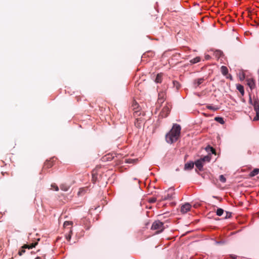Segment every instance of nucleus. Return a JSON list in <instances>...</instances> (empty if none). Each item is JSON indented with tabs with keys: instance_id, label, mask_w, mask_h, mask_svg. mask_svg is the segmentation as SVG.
Wrapping results in <instances>:
<instances>
[{
	"instance_id": "f257e3e1",
	"label": "nucleus",
	"mask_w": 259,
	"mask_h": 259,
	"mask_svg": "<svg viewBox=\"0 0 259 259\" xmlns=\"http://www.w3.org/2000/svg\"><path fill=\"white\" fill-rule=\"evenodd\" d=\"M181 127L177 123L174 124L172 128L165 135V140L167 143L172 144L176 142L180 138Z\"/></svg>"
},
{
	"instance_id": "f03ea898",
	"label": "nucleus",
	"mask_w": 259,
	"mask_h": 259,
	"mask_svg": "<svg viewBox=\"0 0 259 259\" xmlns=\"http://www.w3.org/2000/svg\"><path fill=\"white\" fill-rule=\"evenodd\" d=\"M248 103L253 106L254 111H259V99L257 96L249 95Z\"/></svg>"
},
{
	"instance_id": "7ed1b4c3",
	"label": "nucleus",
	"mask_w": 259,
	"mask_h": 259,
	"mask_svg": "<svg viewBox=\"0 0 259 259\" xmlns=\"http://www.w3.org/2000/svg\"><path fill=\"white\" fill-rule=\"evenodd\" d=\"M151 229L153 230H156V233H159L164 229V227L163 223L159 221H155L153 222Z\"/></svg>"
},
{
	"instance_id": "20e7f679",
	"label": "nucleus",
	"mask_w": 259,
	"mask_h": 259,
	"mask_svg": "<svg viewBox=\"0 0 259 259\" xmlns=\"http://www.w3.org/2000/svg\"><path fill=\"white\" fill-rule=\"evenodd\" d=\"M133 110L134 111V116L135 117H137L138 116H140L141 114V112L140 111V107L139 106L138 103L136 102L134 103L133 104Z\"/></svg>"
},
{
	"instance_id": "39448f33",
	"label": "nucleus",
	"mask_w": 259,
	"mask_h": 259,
	"mask_svg": "<svg viewBox=\"0 0 259 259\" xmlns=\"http://www.w3.org/2000/svg\"><path fill=\"white\" fill-rule=\"evenodd\" d=\"M170 107L169 106L166 105L163 108V109L161 112V116L163 117H167V115H168L169 113L170 112Z\"/></svg>"
},
{
	"instance_id": "423d86ee",
	"label": "nucleus",
	"mask_w": 259,
	"mask_h": 259,
	"mask_svg": "<svg viewBox=\"0 0 259 259\" xmlns=\"http://www.w3.org/2000/svg\"><path fill=\"white\" fill-rule=\"evenodd\" d=\"M191 205L189 203H186L184 205H182L181 207V212L182 213H186L190 210Z\"/></svg>"
},
{
	"instance_id": "0eeeda50",
	"label": "nucleus",
	"mask_w": 259,
	"mask_h": 259,
	"mask_svg": "<svg viewBox=\"0 0 259 259\" xmlns=\"http://www.w3.org/2000/svg\"><path fill=\"white\" fill-rule=\"evenodd\" d=\"M54 165L53 161L51 160H47L44 165L43 168L44 169H48L52 167Z\"/></svg>"
},
{
	"instance_id": "6e6552de",
	"label": "nucleus",
	"mask_w": 259,
	"mask_h": 259,
	"mask_svg": "<svg viewBox=\"0 0 259 259\" xmlns=\"http://www.w3.org/2000/svg\"><path fill=\"white\" fill-rule=\"evenodd\" d=\"M204 79L203 78H200L194 80L193 84L195 88L199 87L203 81Z\"/></svg>"
},
{
	"instance_id": "1a4fd4ad",
	"label": "nucleus",
	"mask_w": 259,
	"mask_h": 259,
	"mask_svg": "<svg viewBox=\"0 0 259 259\" xmlns=\"http://www.w3.org/2000/svg\"><path fill=\"white\" fill-rule=\"evenodd\" d=\"M247 84L251 89H254L255 86L254 81L251 78L247 79Z\"/></svg>"
},
{
	"instance_id": "9d476101",
	"label": "nucleus",
	"mask_w": 259,
	"mask_h": 259,
	"mask_svg": "<svg viewBox=\"0 0 259 259\" xmlns=\"http://www.w3.org/2000/svg\"><path fill=\"white\" fill-rule=\"evenodd\" d=\"M195 165L197 168H198L200 170H201L203 167V163L200 159L197 160L195 162Z\"/></svg>"
},
{
	"instance_id": "9b49d317",
	"label": "nucleus",
	"mask_w": 259,
	"mask_h": 259,
	"mask_svg": "<svg viewBox=\"0 0 259 259\" xmlns=\"http://www.w3.org/2000/svg\"><path fill=\"white\" fill-rule=\"evenodd\" d=\"M37 244V242H35L34 243H32L30 244H24L22 248L23 249L28 248V249H31L33 247H35V246Z\"/></svg>"
},
{
	"instance_id": "f8f14e48",
	"label": "nucleus",
	"mask_w": 259,
	"mask_h": 259,
	"mask_svg": "<svg viewBox=\"0 0 259 259\" xmlns=\"http://www.w3.org/2000/svg\"><path fill=\"white\" fill-rule=\"evenodd\" d=\"M194 163L193 162H190L185 164V169L190 170L193 168Z\"/></svg>"
},
{
	"instance_id": "ddd939ff",
	"label": "nucleus",
	"mask_w": 259,
	"mask_h": 259,
	"mask_svg": "<svg viewBox=\"0 0 259 259\" xmlns=\"http://www.w3.org/2000/svg\"><path fill=\"white\" fill-rule=\"evenodd\" d=\"M162 73H158L155 79V81L156 83H161L162 82Z\"/></svg>"
},
{
	"instance_id": "4468645a",
	"label": "nucleus",
	"mask_w": 259,
	"mask_h": 259,
	"mask_svg": "<svg viewBox=\"0 0 259 259\" xmlns=\"http://www.w3.org/2000/svg\"><path fill=\"white\" fill-rule=\"evenodd\" d=\"M158 99L165 100L166 99V93L164 91L160 92L158 94Z\"/></svg>"
},
{
	"instance_id": "2eb2a0df",
	"label": "nucleus",
	"mask_w": 259,
	"mask_h": 259,
	"mask_svg": "<svg viewBox=\"0 0 259 259\" xmlns=\"http://www.w3.org/2000/svg\"><path fill=\"white\" fill-rule=\"evenodd\" d=\"M237 89L239 91V92L241 93L242 96H243L244 94V87L243 85L241 84H237Z\"/></svg>"
},
{
	"instance_id": "dca6fc26",
	"label": "nucleus",
	"mask_w": 259,
	"mask_h": 259,
	"mask_svg": "<svg viewBox=\"0 0 259 259\" xmlns=\"http://www.w3.org/2000/svg\"><path fill=\"white\" fill-rule=\"evenodd\" d=\"M221 72L224 75H227L228 73V69L226 66H222L221 68Z\"/></svg>"
},
{
	"instance_id": "f3484780",
	"label": "nucleus",
	"mask_w": 259,
	"mask_h": 259,
	"mask_svg": "<svg viewBox=\"0 0 259 259\" xmlns=\"http://www.w3.org/2000/svg\"><path fill=\"white\" fill-rule=\"evenodd\" d=\"M259 173V168L254 169L249 175V177H253Z\"/></svg>"
},
{
	"instance_id": "a211bd4d",
	"label": "nucleus",
	"mask_w": 259,
	"mask_h": 259,
	"mask_svg": "<svg viewBox=\"0 0 259 259\" xmlns=\"http://www.w3.org/2000/svg\"><path fill=\"white\" fill-rule=\"evenodd\" d=\"M61 190L64 191H67L70 187L66 184H62L60 186Z\"/></svg>"
},
{
	"instance_id": "6ab92c4d",
	"label": "nucleus",
	"mask_w": 259,
	"mask_h": 259,
	"mask_svg": "<svg viewBox=\"0 0 259 259\" xmlns=\"http://www.w3.org/2000/svg\"><path fill=\"white\" fill-rule=\"evenodd\" d=\"M211 159V156L210 155H206L203 157V158H201L199 159L202 161L203 163L204 162H209Z\"/></svg>"
},
{
	"instance_id": "aec40b11",
	"label": "nucleus",
	"mask_w": 259,
	"mask_h": 259,
	"mask_svg": "<svg viewBox=\"0 0 259 259\" xmlns=\"http://www.w3.org/2000/svg\"><path fill=\"white\" fill-rule=\"evenodd\" d=\"M172 197V193L169 194L167 193L166 195H164V196H162V200H165L167 199H171Z\"/></svg>"
},
{
	"instance_id": "412c9836",
	"label": "nucleus",
	"mask_w": 259,
	"mask_h": 259,
	"mask_svg": "<svg viewBox=\"0 0 259 259\" xmlns=\"http://www.w3.org/2000/svg\"><path fill=\"white\" fill-rule=\"evenodd\" d=\"M72 231L71 230V228H70L69 233L68 234H66L65 235V238L68 241H70L72 236Z\"/></svg>"
},
{
	"instance_id": "4be33fe9",
	"label": "nucleus",
	"mask_w": 259,
	"mask_h": 259,
	"mask_svg": "<svg viewBox=\"0 0 259 259\" xmlns=\"http://www.w3.org/2000/svg\"><path fill=\"white\" fill-rule=\"evenodd\" d=\"M200 61V58L199 57H197L190 61V62L192 64H195L199 62Z\"/></svg>"
},
{
	"instance_id": "5701e85b",
	"label": "nucleus",
	"mask_w": 259,
	"mask_h": 259,
	"mask_svg": "<svg viewBox=\"0 0 259 259\" xmlns=\"http://www.w3.org/2000/svg\"><path fill=\"white\" fill-rule=\"evenodd\" d=\"M214 120L222 124H224L225 122L224 119L221 117H215Z\"/></svg>"
},
{
	"instance_id": "b1692460",
	"label": "nucleus",
	"mask_w": 259,
	"mask_h": 259,
	"mask_svg": "<svg viewBox=\"0 0 259 259\" xmlns=\"http://www.w3.org/2000/svg\"><path fill=\"white\" fill-rule=\"evenodd\" d=\"M206 108L208 109L213 110V111H217L219 109V108L216 106H213L211 105H207Z\"/></svg>"
},
{
	"instance_id": "393cba45",
	"label": "nucleus",
	"mask_w": 259,
	"mask_h": 259,
	"mask_svg": "<svg viewBox=\"0 0 259 259\" xmlns=\"http://www.w3.org/2000/svg\"><path fill=\"white\" fill-rule=\"evenodd\" d=\"M216 213L218 216H221L224 213V210L222 208H218L217 210Z\"/></svg>"
},
{
	"instance_id": "a878e982",
	"label": "nucleus",
	"mask_w": 259,
	"mask_h": 259,
	"mask_svg": "<svg viewBox=\"0 0 259 259\" xmlns=\"http://www.w3.org/2000/svg\"><path fill=\"white\" fill-rule=\"evenodd\" d=\"M141 121V119L140 118H137L136 121L135 122V125L137 127H140L141 126V125H140L141 122L140 121Z\"/></svg>"
},
{
	"instance_id": "bb28decb",
	"label": "nucleus",
	"mask_w": 259,
	"mask_h": 259,
	"mask_svg": "<svg viewBox=\"0 0 259 259\" xmlns=\"http://www.w3.org/2000/svg\"><path fill=\"white\" fill-rule=\"evenodd\" d=\"M51 188H52V189H54L56 191H58L59 189V187H58V186L56 184H55V183L52 184L51 185Z\"/></svg>"
},
{
	"instance_id": "cd10ccee",
	"label": "nucleus",
	"mask_w": 259,
	"mask_h": 259,
	"mask_svg": "<svg viewBox=\"0 0 259 259\" xmlns=\"http://www.w3.org/2000/svg\"><path fill=\"white\" fill-rule=\"evenodd\" d=\"M173 84L175 87H176V89L178 90L180 88V84L178 81L176 80L173 81Z\"/></svg>"
},
{
	"instance_id": "c85d7f7f",
	"label": "nucleus",
	"mask_w": 259,
	"mask_h": 259,
	"mask_svg": "<svg viewBox=\"0 0 259 259\" xmlns=\"http://www.w3.org/2000/svg\"><path fill=\"white\" fill-rule=\"evenodd\" d=\"M73 222L71 221H65L64 223L63 226L64 227H66L68 226L72 225Z\"/></svg>"
},
{
	"instance_id": "c756f323",
	"label": "nucleus",
	"mask_w": 259,
	"mask_h": 259,
	"mask_svg": "<svg viewBox=\"0 0 259 259\" xmlns=\"http://www.w3.org/2000/svg\"><path fill=\"white\" fill-rule=\"evenodd\" d=\"M137 161L136 159H126L125 161L126 163H135Z\"/></svg>"
},
{
	"instance_id": "7c9ffc66",
	"label": "nucleus",
	"mask_w": 259,
	"mask_h": 259,
	"mask_svg": "<svg viewBox=\"0 0 259 259\" xmlns=\"http://www.w3.org/2000/svg\"><path fill=\"white\" fill-rule=\"evenodd\" d=\"M219 180L222 183H225L226 179L223 175H220L219 176Z\"/></svg>"
},
{
	"instance_id": "2f4dec72",
	"label": "nucleus",
	"mask_w": 259,
	"mask_h": 259,
	"mask_svg": "<svg viewBox=\"0 0 259 259\" xmlns=\"http://www.w3.org/2000/svg\"><path fill=\"white\" fill-rule=\"evenodd\" d=\"M255 112L256 115L253 118V120L257 121L259 119V111H255Z\"/></svg>"
},
{
	"instance_id": "473e14b6",
	"label": "nucleus",
	"mask_w": 259,
	"mask_h": 259,
	"mask_svg": "<svg viewBox=\"0 0 259 259\" xmlns=\"http://www.w3.org/2000/svg\"><path fill=\"white\" fill-rule=\"evenodd\" d=\"M165 100H162L160 99H158L157 100V105H159V106L164 102Z\"/></svg>"
},
{
	"instance_id": "72a5a7b5",
	"label": "nucleus",
	"mask_w": 259,
	"mask_h": 259,
	"mask_svg": "<svg viewBox=\"0 0 259 259\" xmlns=\"http://www.w3.org/2000/svg\"><path fill=\"white\" fill-rule=\"evenodd\" d=\"M209 149L211 151V152L213 153V154H215V150L214 149H213L212 147H210V146H208L207 148H206V149Z\"/></svg>"
},
{
	"instance_id": "f704fd0d",
	"label": "nucleus",
	"mask_w": 259,
	"mask_h": 259,
	"mask_svg": "<svg viewBox=\"0 0 259 259\" xmlns=\"http://www.w3.org/2000/svg\"><path fill=\"white\" fill-rule=\"evenodd\" d=\"M215 53V55L218 57H220L222 54V52L220 51H217Z\"/></svg>"
},
{
	"instance_id": "c9c22d12",
	"label": "nucleus",
	"mask_w": 259,
	"mask_h": 259,
	"mask_svg": "<svg viewBox=\"0 0 259 259\" xmlns=\"http://www.w3.org/2000/svg\"><path fill=\"white\" fill-rule=\"evenodd\" d=\"M25 252V249H23V248H22V249L19 251L18 254L19 255H22V254L24 253Z\"/></svg>"
},
{
	"instance_id": "e433bc0d",
	"label": "nucleus",
	"mask_w": 259,
	"mask_h": 259,
	"mask_svg": "<svg viewBox=\"0 0 259 259\" xmlns=\"http://www.w3.org/2000/svg\"><path fill=\"white\" fill-rule=\"evenodd\" d=\"M156 199L155 198H151L149 199V202L150 203H154L156 201Z\"/></svg>"
},
{
	"instance_id": "4c0bfd02",
	"label": "nucleus",
	"mask_w": 259,
	"mask_h": 259,
	"mask_svg": "<svg viewBox=\"0 0 259 259\" xmlns=\"http://www.w3.org/2000/svg\"><path fill=\"white\" fill-rule=\"evenodd\" d=\"M226 77L227 78L230 79V80L233 79L232 76L231 74H228V75H227Z\"/></svg>"
},
{
	"instance_id": "58836bf2",
	"label": "nucleus",
	"mask_w": 259,
	"mask_h": 259,
	"mask_svg": "<svg viewBox=\"0 0 259 259\" xmlns=\"http://www.w3.org/2000/svg\"><path fill=\"white\" fill-rule=\"evenodd\" d=\"M83 189H80L79 191L78 192V195H81V194H82L83 193Z\"/></svg>"
},
{
	"instance_id": "ea45409f",
	"label": "nucleus",
	"mask_w": 259,
	"mask_h": 259,
	"mask_svg": "<svg viewBox=\"0 0 259 259\" xmlns=\"http://www.w3.org/2000/svg\"><path fill=\"white\" fill-rule=\"evenodd\" d=\"M230 257L232 258V259H236L237 258V256L235 255H230Z\"/></svg>"
},
{
	"instance_id": "a19ab883",
	"label": "nucleus",
	"mask_w": 259,
	"mask_h": 259,
	"mask_svg": "<svg viewBox=\"0 0 259 259\" xmlns=\"http://www.w3.org/2000/svg\"><path fill=\"white\" fill-rule=\"evenodd\" d=\"M96 179V176H95V175L94 174H93V181L95 182V180Z\"/></svg>"
},
{
	"instance_id": "79ce46f5",
	"label": "nucleus",
	"mask_w": 259,
	"mask_h": 259,
	"mask_svg": "<svg viewBox=\"0 0 259 259\" xmlns=\"http://www.w3.org/2000/svg\"><path fill=\"white\" fill-rule=\"evenodd\" d=\"M245 76H244V74H242V76H240V79L242 80V79H243L244 78Z\"/></svg>"
},
{
	"instance_id": "37998d69",
	"label": "nucleus",
	"mask_w": 259,
	"mask_h": 259,
	"mask_svg": "<svg viewBox=\"0 0 259 259\" xmlns=\"http://www.w3.org/2000/svg\"><path fill=\"white\" fill-rule=\"evenodd\" d=\"M209 58H210V56H209V55H206V56H205V58H206V59H208Z\"/></svg>"
},
{
	"instance_id": "c03bdc74",
	"label": "nucleus",
	"mask_w": 259,
	"mask_h": 259,
	"mask_svg": "<svg viewBox=\"0 0 259 259\" xmlns=\"http://www.w3.org/2000/svg\"><path fill=\"white\" fill-rule=\"evenodd\" d=\"M227 214L228 215H229V217H230L231 216V213H229L228 212H227Z\"/></svg>"
},
{
	"instance_id": "a18cd8bd",
	"label": "nucleus",
	"mask_w": 259,
	"mask_h": 259,
	"mask_svg": "<svg viewBox=\"0 0 259 259\" xmlns=\"http://www.w3.org/2000/svg\"><path fill=\"white\" fill-rule=\"evenodd\" d=\"M227 214L228 215H229V217H230L231 216V213H229L228 212H227Z\"/></svg>"
},
{
	"instance_id": "49530a36",
	"label": "nucleus",
	"mask_w": 259,
	"mask_h": 259,
	"mask_svg": "<svg viewBox=\"0 0 259 259\" xmlns=\"http://www.w3.org/2000/svg\"><path fill=\"white\" fill-rule=\"evenodd\" d=\"M227 214L228 215H229V217H230L231 216V213H229L228 212H227Z\"/></svg>"
},
{
	"instance_id": "de8ad7c7",
	"label": "nucleus",
	"mask_w": 259,
	"mask_h": 259,
	"mask_svg": "<svg viewBox=\"0 0 259 259\" xmlns=\"http://www.w3.org/2000/svg\"><path fill=\"white\" fill-rule=\"evenodd\" d=\"M35 259H42V258L41 257H37Z\"/></svg>"
}]
</instances>
